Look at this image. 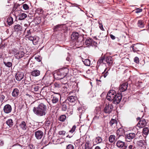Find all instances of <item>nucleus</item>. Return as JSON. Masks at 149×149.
I'll use <instances>...</instances> for the list:
<instances>
[{"label": "nucleus", "instance_id": "f257e3e1", "mask_svg": "<svg viewBox=\"0 0 149 149\" xmlns=\"http://www.w3.org/2000/svg\"><path fill=\"white\" fill-rule=\"evenodd\" d=\"M33 111L34 113L38 116H45L47 113V107L43 103H41L37 107H34Z\"/></svg>", "mask_w": 149, "mask_h": 149}, {"label": "nucleus", "instance_id": "f03ea898", "mask_svg": "<svg viewBox=\"0 0 149 149\" xmlns=\"http://www.w3.org/2000/svg\"><path fill=\"white\" fill-rule=\"evenodd\" d=\"M116 95L114 90H110L107 95L106 98L109 101H112L114 99Z\"/></svg>", "mask_w": 149, "mask_h": 149}, {"label": "nucleus", "instance_id": "7ed1b4c3", "mask_svg": "<svg viewBox=\"0 0 149 149\" xmlns=\"http://www.w3.org/2000/svg\"><path fill=\"white\" fill-rule=\"evenodd\" d=\"M13 52L15 58L18 59L23 57L24 55V53L23 51H18L14 49Z\"/></svg>", "mask_w": 149, "mask_h": 149}, {"label": "nucleus", "instance_id": "20e7f679", "mask_svg": "<svg viewBox=\"0 0 149 149\" xmlns=\"http://www.w3.org/2000/svg\"><path fill=\"white\" fill-rule=\"evenodd\" d=\"M113 107L111 104H106L104 108V111L105 113L109 114L112 111Z\"/></svg>", "mask_w": 149, "mask_h": 149}, {"label": "nucleus", "instance_id": "39448f33", "mask_svg": "<svg viewBox=\"0 0 149 149\" xmlns=\"http://www.w3.org/2000/svg\"><path fill=\"white\" fill-rule=\"evenodd\" d=\"M67 100H65V101L63 102L62 103L60 102L59 104H58L57 105L56 107L58 108H60L61 107V106L62 110L63 111H65L67 109Z\"/></svg>", "mask_w": 149, "mask_h": 149}, {"label": "nucleus", "instance_id": "423d86ee", "mask_svg": "<svg viewBox=\"0 0 149 149\" xmlns=\"http://www.w3.org/2000/svg\"><path fill=\"white\" fill-rule=\"evenodd\" d=\"M55 93L56 94V95H52L51 98H52V101L53 104H56L58 102L59 99L61 98V95L58 93Z\"/></svg>", "mask_w": 149, "mask_h": 149}, {"label": "nucleus", "instance_id": "0eeeda50", "mask_svg": "<svg viewBox=\"0 0 149 149\" xmlns=\"http://www.w3.org/2000/svg\"><path fill=\"white\" fill-rule=\"evenodd\" d=\"M76 128V126L75 125H73L71 129L67 133V135L66 137L70 138L72 137L74 134V133L75 132Z\"/></svg>", "mask_w": 149, "mask_h": 149}, {"label": "nucleus", "instance_id": "6e6552de", "mask_svg": "<svg viewBox=\"0 0 149 149\" xmlns=\"http://www.w3.org/2000/svg\"><path fill=\"white\" fill-rule=\"evenodd\" d=\"M121 100V94H117L115 97L114 99L113 100V103L115 104H118Z\"/></svg>", "mask_w": 149, "mask_h": 149}, {"label": "nucleus", "instance_id": "1a4fd4ad", "mask_svg": "<svg viewBox=\"0 0 149 149\" xmlns=\"http://www.w3.org/2000/svg\"><path fill=\"white\" fill-rule=\"evenodd\" d=\"M12 110L11 106L9 104H7L5 105L3 108V111L6 113H10Z\"/></svg>", "mask_w": 149, "mask_h": 149}, {"label": "nucleus", "instance_id": "9d476101", "mask_svg": "<svg viewBox=\"0 0 149 149\" xmlns=\"http://www.w3.org/2000/svg\"><path fill=\"white\" fill-rule=\"evenodd\" d=\"M146 122L145 120L142 119L140 120L137 124V126L139 128H142L145 126L146 125Z\"/></svg>", "mask_w": 149, "mask_h": 149}, {"label": "nucleus", "instance_id": "9b49d317", "mask_svg": "<svg viewBox=\"0 0 149 149\" xmlns=\"http://www.w3.org/2000/svg\"><path fill=\"white\" fill-rule=\"evenodd\" d=\"M43 135V133L41 131L38 130L35 132V136L37 139H41Z\"/></svg>", "mask_w": 149, "mask_h": 149}, {"label": "nucleus", "instance_id": "f8f14e48", "mask_svg": "<svg viewBox=\"0 0 149 149\" xmlns=\"http://www.w3.org/2000/svg\"><path fill=\"white\" fill-rule=\"evenodd\" d=\"M69 69L67 67L62 68L60 69L59 71L60 72L63 74V77H65L69 72Z\"/></svg>", "mask_w": 149, "mask_h": 149}, {"label": "nucleus", "instance_id": "ddd939ff", "mask_svg": "<svg viewBox=\"0 0 149 149\" xmlns=\"http://www.w3.org/2000/svg\"><path fill=\"white\" fill-rule=\"evenodd\" d=\"M24 77V74L23 72H18L15 75L16 79L19 81L23 79Z\"/></svg>", "mask_w": 149, "mask_h": 149}, {"label": "nucleus", "instance_id": "4468645a", "mask_svg": "<svg viewBox=\"0 0 149 149\" xmlns=\"http://www.w3.org/2000/svg\"><path fill=\"white\" fill-rule=\"evenodd\" d=\"M146 23V21L144 20H139L137 23L138 26L140 28H143L144 27Z\"/></svg>", "mask_w": 149, "mask_h": 149}, {"label": "nucleus", "instance_id": "2eb2a0df", "mask_svg": "<svg viewBox=\"0 0 149 149\" xmlns=\"http://www.w3.org/2000/svg\"><path fill=\"white\" fill-rule=\"evenodd\" d=\"M79 37V34L77 32L73 33L71 36V38L72 40H77Z\"/></svg>", "mask_w": 149, "mask_h": 149}, {"label": "nucleus", "instance_id": "dca6fc26", "mask_svg": "<svg viewBox=\"0 0 149 149\" xmlns=\"http://www.w3.org/2000/svg\"><path fill=\"white\" fill-rule=\"evenodd\" d=\"M77 98L74 96H71L68 97L66 100H68L70 102L75 103L77 100Z\"/></svg>", "mask_w": 149, "mask_h": 149}, {"label": "nucleus", "instance_id": "f3484780", "mask_svg": "<svg viewBox=\"0 0 149 149\" xmlns=\"http://www.w3.org/2000/svg\"><path fill=\"white\" fill-rule=\"evenodd\" d=\"M97 64L101 65L106 64L105 59L104 56H102L99 59L97 62Z\"/></svg>", "mask_w": 149, "mask_h": 149}, {"label": "nucleus", "instance_id": "a211bd4d", "mask_svg": "<svg viewBox=\"0 0 149 149\" xmlns=\"http://www.w3.org/2000/svg\"><path fill=\"white\" fill-rule=\"evenodd\" d=\"M106 63L109 65H111L113 64V60L111 56H109L105 59Z\"/></svg>", "mask_w": 149, "mask_h": 149}, {"label": "nucleus", "instance_id": "6ab92c4d", "mask_svg": "<svg viewBox=\"0 0 149 149\" xmlns=\"http://www.w3.org/2000/svg\"><path fill=\"white\" fill-rule=\"evenodd\" d=\"M12 95L13 97H17L19 94V91L17 88H15L12 92Z\"/></svg>", "mask_w": 149, "mask_h": 149}, {"label": "nucleus", "instance_id": "aec40b11", "mask_svg": "<svg viewBox=\"0 0 149 149\" xmlns=\"http://www.w3.org/2000/svg\"><path fill=\"white\" fill-rule=\"evenodd\" d=\"M63 74L60 72V71L59 70L57 72V73L55 74L54 76L55 77L57 76L56 78L58 79H61L65 77H63Z\"/></svg>", "mask_w": 149, "mask_h": 149}, {"label": "nucleus", "instance_id": "412c9836", "mask_svg": "<svg viewBox=\"0 0 149 149\" xmlns=\"http://www.w3.org/2000/svg\"><path fill=\"white\" fill-rule=\"evenodd\" d=\"M117 122L116 119H112L110 121L109 124L112 127H114L117 125Z\"/></svg>", "mask_w": 149, "mask_h": 149}, {"label": "nucleus", "instance_id": "4be33fe9", "mask_svg": "<svg viewBox=\"0 0 149 149\" xmlns=\"http://www.w3.org/2000/svg\"><path fill=\"white\" fill-rule=\"evenodd\" d=\"M135 134L134 133H130L126 135V139L127 140V139L131 140L134 138L135 137Z\"/></svg>", "mask_w": 149, "mask_h": 149}, {"label": "nucleus", "instance_id": "5701e85b", "mask_svg": "<svg viewBox=\"0 0 149 149\" xmlns=\"http://www.w3.org/2000/svg\"><path fill=\"white\" fill-rule=\"evenodd\" d=\"M19 126L23 130H26V124L25 122L23 121L19 124Z\"/></svg>", "mask_w": 149, "mask_h": 149}, {"label": "nucleus", "instance_id": "b1692460", "mask_svg": "<svg viewBox=\"0 0 149 149\" xmlns=\"http://www.w3.org/2000/svg\"><path fill=\"white\" fill-rule=\"evenodd\" d=\"M6 22L9 25H11L13 23V19L11 16H8L6 18Z\"/></svg>", "mask_w": 149, "mask_h": 149}, {"label": "nucleus", "instance_id": "393cba45", "mask_svg": "<svg viewBox=\"0 0 149 149\" xmlns=\"http://www.w3.org/2000/svg\"><path fill=\"white\" fill-rule=\"evenodd\" d=\"M6 123L10 127H12L13 125V120L11 119L7 120L6 122Z\"/></svg>", "mask_w": 149, "mask_h": 149}, {"label": "nucleus", "instance_id": "a878e982", "mask_svg": "<svg viewBox=\"0 0 149 149\" xmlns=\"http://www.w3.org/2000/svg\"><path fill=\"white\" fill-rule=\"evenodd\" d=\"M27 17V15L24 13H21L19 15V19L20 20H22L25 19Z\"/></svg>", "mask_w": 149, "mask_h": 149}, {"label": "nucleus", "instance_id": "bb28decb", "mask_svg": "<svg viewBox=\"0 0 149 149\" xmlns=\"http://www.w3.org/2000/svg\"><path fill=\"white\" fill-rule=\"evenodd\" d=\"M92 40V39L90 38H87L85 42V45L87 46L91 45Z\"/></svg>", "mask_w": 149, "mask_h": 149}, {"label": "nucleus", "instance_id": "cd10ccee", "mask_svg": "<svg viewBox=\"0 0 149 149\" xmlns=\"http://www.w3.org/2000/svg\"><path fill=\"white\" fill-rule=\"evenodd\" d=\"M40 73L39 71L38 70H35L31 72V74L34 76H37L40 74Z\"/></svg>", "mask_w": 149, "mask_h": 149}, {"label": "nucleus", "instance_id": "c85d7f7f", "mask_svg": "<svg viewBox=\"0 0 149 149\" xmlns=\"http://www.w3.org/2000/svg\"><path fill=\"white\" fill-rule=\"evenodd\" d=\"M14 29L16 31H21L22 30V27L19 24H17L15 26Z\"/></svg>", "mask_w": 149, "mask_h": 149}, {"label": "nucleus", "instance_id": "c756f323", "mask_svg": "<svg viewBox=\"0 0 149 149\" xmlns=\"http://www.w3.org/2000/svg\"><path fill=\"white\" fill-rule=\"evenodd\" d=\"M66 116L65 115H63L60 116L59 118V120L61 122H64L66 120Z\"/></svg>", "mask_w": 149, "mask_h": 149}, {"label": "nucleus", "instance_id": "7c9ffc66", "mask_svg": "<svg viewBox=\"0 0 149 149\" xmlns=\"http://www.w3.org/2000/svg\"><path fill=\"white\" fill-rule=\"evenodd\" d=\"M127 84L125 83L122 84V92L125 91L127 88Z\"/></svg>", "mask_w": 149, "mask_h": 149}, {"label": "nucleus", "instance_id": "2f4dec72", "mask_svg": "<svg viewBox=\"0 0 149 149\" xmlns=\"http://www.w3.org/2000/svg\"><path fill=\"white\" fill-rule=\"evenodd\" d=\"M115 136L114 135H112L109 137V141L111 143H113L115 140Z\"/></svg>", "mask_w": 149, "mask_h": 149}, {"label": "nucleus", "instance_id": "473e14b6", "mask_svg": "<svg viewBox=\"0 0 149 149\" xmlns=\"http://www.w3.org/2000/svg\"><path fill=\"white\" fill-rule=\"evenodd\" d=\"M95 141L96 143L98 144L101 143L102 142V139L101 137L98 136L95 139Z\"/></svg>", "mask_w": 149, "mask_h": 149}, {"label": "nucleus", "instance_id": "72a5a7b5", "mask_svg": "<svg viewBox=\"0 0 149 149\" xmlns=\"http://www.w3.org/2000/svg\"><path fill=\"white\" fill-rule=\"evenodd\" d=\"M149 132V128L147 127H144L143 129V133L146 135H147L148 134Z\"/></svg>", "mask_w": 149, "mask_h": 149}, {"label": "nucleus", "instance_id": "f704fd0d", "mask_svg": "<svg viewBox=\"0 0 149 149\" xmlns=\"http://www.w3.org/2000/svg\"><path fill=\"white\" fill-rule=\"evenodd\" d=\"M137 143L139 146H142L143 145H145L146 143L144 140H140L138 141Z\"/></svg>", "mask_w": 149, "mask_h": 149}, {"label": "nucleus", "instance_id": "c9c22d12", "mask_svg": "<svg viewBox=\"0 0 149 149\" xmlns=\"http://www.w3.org/2000/svg\"><path fill=\"white\" fill-rule=\"evenodd\" d=\"M26 38H27L29 40L32 41H33V44L34 45H36V44H34V41L36 39V38L35 37H33L31 36H29L26 37Z\"/></svg>", "mask_w": 149, "mask_h": 149}, {"label": "nucleus", "instance_id": "e433bc0d", "mask_svg": "<svg viewBox=\"0 0 149 149\" xmlns=\"http://www.w3.org/2000/svg\"><path fill=\"white\" fill-rule=\"evenodd\" d=\"M63 25L62 24H58L54 26V31L57 30V29L62 28Z\"/></svg>", "mask_w": 149, "mask_h": 149}, {"label": "nucleus", "instance_id": "4c0bfd02", "mask_svg": "<svg viewBox=\"0 0 149 149\" xmlns=\"http://www.w3.org/2000/svg\"><path fill=\"white\" fill-rule=\"evenodd\" d=\"M85 65H90V61L87 59H85L84 60H82Z\"/></svg>", "mask_w": 149, "mask_h": 149}, {"label": "nucleus", "instance_id": "58836bf2", "mask_svg": "<svg viewBox=\"0 0 149 149\" xmlns=\"http://www.w3.org/2000/svg\"><path fill=\"white\" fill-rule=\"evenodd\" d=\"M127 143L122 141V149H127Z\"/></svg>", "mask_w": 149, "mask_h": 149}, {"label": "nucleus", "instance_id": "ea45409f", "mask_svg": "<svg viewBox=\"0 0 149 149\" xmlns=\"http://www.w3.org/2000/svg\"><path fill=\"white\" fill-rule=\"evenodd\" d=\"M5 98L4 95L3 93L0 94V101L2 102Z\"/></svg>", "mask_w": 149, "mask_h": 149}, {"label": "nucleus", "instance_id": "a19ab883", "mask_svg": "<svg viewBox=\"0 0 149 149\" xmlns=\"http://www.w3.org/2000/svg\"><path fill=\"white\" fill-rule=\"evenodd\" d=\"M66 133V132L64 130H61L58 132V134L61 136H64Z\"/></svg>", "mask_w": 149, "mask_h": 149}, {"label": "nucleus", "instance_id": "79ce46f5", "mask_svg": "<svg viewBox=\"0 0 149 149\" xmlns=\"http://www.w3.org/2000/svg\"><path fill=\"white\" fill-rule=\"evenodd\" d=\"M89 142H86L85 144V149H90Z\"/></svg>", "mask_w": 149, "mask_h": 149}, {"label": "nucleus", "instance_id": "37998d69", "mask_svg": "<svg viewBox=\"0 0 149 149\" xmlns=\"http://www.w3.org/2000/svg\"><path fill=\"white\" fill-rule=\"evenodd\" d=\"M66 149H74V147L72 144H69L67 146Z\"/></svg>", "mask_w": 149, "mask_h": 149}, {"label": "nucleus", "instance_id": "c03bdc74", "mask_svg": "<svg viewBox=\"0 0 149 149\" xmlns=\"http://www.w3.org/2000/svg\"><path fill=\"white\" fill-rule=\"evenodd\" d=\"M23 8L25 10H28L29 8V6L26 4H24L23 5Z\"/></svg>", "mask_w": 149, "mask_h": 149}, {"label": "nucleus", "instance_id": "a18cd8bd", "mask_svg": "<svg viewBox=\"0 0 149 149\" xmlns=\"http://www.w3.org/2000/svg\"><path fill=\"white\" fill-rule=\"evenodd\" d=\"M121 128H120L117 130L116 132V134H117V136H118V138H119L121 135V133L120 132V130Z\"/></svg>", "mask_w": 149, "mask_h": 149}, {"label": "nucleus", "instance_id": "49530a36", "mask_svg": "<svg viewBox=\"0 0 149 149\" xmlns=\"http://www.w3.org/2000/svg\"><path fill=\"white\" fill-rule=\"evenodd\" d=\"M97 42H95L92 39L91 45L92 46H97Z\"/></svg>", "mask_w": 149, "mask_h": 149}, {"label": "nucleus", "instance_id": "de8ad7c7", "mask_svg": "<svg viewBox=\"0 0 149 149\" xmlns=\"http://www.w3.org/2000/svg\"><path fill=\"white\" fill-rule=\"evenodd\" d=\"M135 45H132L131 47L132 48V50L134 52L138 50L137 49L136 47H135Z\"/></svg>", "mask_w": 149, "mask_h": 149}, {"label": "nucleus", "instance_id": "09e8293b", "mask_svg": "<svg viewBox=\"0 0 149 149\" xmlns=\"http://www.w3.org/2000/svg\"><path fill=\"white\" fill-rule=\"evenodd\" d=\"M134 61L136 63L138 64L139 62V58L137 57H136L134 59Z\"/></svg>", "mask_w": 149, "mask_h": 149}, {"label": "nucleus", "instance_id": "8fccbe9b", "mask_svg": "<svg viewBox=\"0 0 149 149\" xmlns=\"http://www.w3.org/2000/svg\"><path fill=\"white\" fill-rule=\"evenodd\" d=\"M116 146L120 148L121 147V141H118L116 143Z\"/></svg>", "mask_w": 149, "mask_h": 149}, {"label": "nucleus", "instance_id": "3c124183", "mask_svg": "<svg viewBox=\"0 0 149 149\" xmlns=\"http://www.w3.org/2000/svg\"><path fill=\"white\" fill-rule=\"evenodd\" d=\"M54 86L56 88H59L60 87V84L58 83H55L54 84Z\"/></svg>", "mask_w": 149, "mask_h": 149}, {"label": "nucleus", "instance_id": "603ef678", "mask_svg": "<svg viewBox=\"0 0 149 149\" xmlns=\"http://www.w3.org/2000/svg\"><path fill=\"white\" fill-rule=\"evenodd\" d=\"M142 9L140 8H138L136 10L135 13H138L142 12Z\"/></svg>", "mask_w": 149, "mask_h": 149}, {"label": "nucleus", "instance_id": "864d4df0", "mask_svg": "<svg viewBox=\"0 0 149 149\" xmlns=\"http://www.w3.org/2000/svg\"><path fill=\"white\" fill-rule=\"evenodd\" d=\"M32 87V88H33L35 91H37L38 90V86H34Z\"/></svg>", "mask_w": 149, "mask_h": 149}, {"label": "nucleus", "instance_id": "5fc2aeb1", "mask_svg": "<svg viewBox=\"0 0 149 149\" xmlns=\"http://www.w3.org/2000/svg\"><path fill=\"white\" fill-rule=\"evenodd\" d=\"M4 64L5 65H12V63L10 62H6V61H4Z\"/></svg>", "mask_w": 149, "mask_h": 149}, {"label": "nucleus", "instance_id": "6e6d98bb", "mask_svg": "<svg viewBox=\"0 0 149 149\" xmlns=\"http://www.w3.org/2000/svg\"><path fill=\"white\" fill-rule=\"evenodd\" d=\"M99 116L96 115L93 118V120H94V121L95 120H97L99 119Z\"/></svg>", "mask_w": 149, "mask_h": 149}, {"label": "nucleus", "instance_id": "4d7b16f0", "mask_svg": "<svg viewBox=\"0 0 149 149\" xmlns=\"http://www.w3.org/2000/svg\"><path fill=\"white\" fill-rule=\"evenodd\" d=\"M35 58L36 60L38 62H40L41 60V58L40 57H36Z\"/></svg>", "mask_w": 149, "mask_h": 149}, {"label": "nucleus", "instance_id": "13d9d810", "mask_svg": "<svg viewBox=\"0 0 149 149\" xmlns=\"http://www.w3.org/2000/svg\"><path fill=\"white\" fill-rule=\"evenodd\" d=\"M31 34V32L30 31V30H29L27 31V34L26 35V37H27V36H29V35H30Z\"/></svg>", "mask_w": 149, "mask_h": 149}, {"label": "nucleus", "instance_id": "bf43d9fd", "mask_svg": "<svg viewBox=\"0 0 149 149\" xmlns=\"http://www.w3.org/2000/svg\"><path fill=\"white\" fill-rule=\"evenodd\" d=\"M134 147L132 145H130L128 148V149H134Z\"/></svg>", "mask_w": 149, "mask_h": 149}, {"label": "nucleus", "instance_id": "052dcab7", "mask_svg": "<svg viewBox=\"0 0 149 149\" xmlns=\"http://www.w3.org/2000/svg\"><path fill=\"white\" fill-rule=\"evenodd\" d=\"M99 27L100 29L102 30L103 31L104 30V28L103 27V25L102 24H101V25H100Z\"/></svg>", "mask_w": 149, "mask_h": 149}, {"label": "nucleus", "instance_id": "680f3d73", "mask_svg": "<svg viewBox=\"0 0 149 149\" xmlns=\"http://www.w3.org/2000/svg\"><path fill=\"white\" fill-rule=\"evenodd\" d=\"M77 110L79 111V112L81 113V112L82 109L81 107H79L77 108Z\"/></svg>", "mask_w": 149, "mask_h": 149}, {"label": "nucleus", "instance_id": "e2e57ef3", "mask_svg": "<svg viewBox=\"0 0 149 149\" xmlns=\"http://www.w3.org/2000/svg\"><path fill=\"white\" fill-rule=\"evenodd\" d=\"M111 38L113 40H114L115 39V36L112 34L110 35Z\"/></svg>", "mask_w": 149, "mask_h": 149}, {"label": "nucleus", "instance_id": "0e129e2a", "mask_svg": "<svg viewBox=\"0 0 149 149\" xmlns=\"http://www.w3.org/2000/svg\"><path fill=\"white\" fill-rule=\"evenodd\" d=\"M70 59L71 58L70 56L67 57L66 58V60L68 61H71Z\"/></svg>", "mask_w": 149, "mask_h": 149}, {"label": "nucleus", "instance_id": "69168bd1", "mask_svg": "<svg viewBox=\"0 0 149 149\" xmlns=\"http://www.w3.org/2000/svg\"><path fill=\"white\" fill-rule=\"evenodd\" d=\"M29 147L30 149H33L34 148L33 146L32 145H30L29 146Z\"/></svg>", "mask_w": 149, "mask_h": 149}, {"label": "nucleus", "instance_id": "338daca9", "mask_svg": "<svg viewBox=\"0 0 149 149\" xmlns=\"http://www.w3.org/2000/svg\"><path fill=\"white\" fill-rule=\"evenodd\" d=\"M4 144V142L2 141H0V145H1V146H3Z\"/></svg>", "mask_w": 149, "mask_h": 149}, {"label": "nucleus", "instance_id": "774afa93", "mask_svg": "<svg viewBox=\"0 0 149 149\" xmlns=\"http://www.w3.org/2000/svg\"><path fill=\"white\" fill-rule=\"evenodd\" d=\"M95 149H101V148L100 146H96L95 147Z\"/></svg>", "mask_w": 149, "mask_h": 149}]
</instances>
